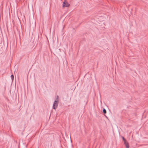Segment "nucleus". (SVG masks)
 <instances>
[{"label":"nucleus","mask_w":148,"mask_h":148,"mask_svg":"<svg viewBox=\"0 0 148 148\" xmlns=\"http://www.w3.org/2000/svg\"><path fill=\"white\" fill-rule=\"evenodd\" d=\"M58 96L56 99L55 101L53 104V108L54 109H56L58 107Z\"/></svg>","instance_id":"obj_1"},{"label":"nucleus","mask_w":148,"mask_h":148,"mask_svg":"<svg viewBox=\"0 0 148 148\" xmlns=\"http://www.w3.org/2000/svg\"><path fill=\"white\" fill-rule=\"evenodd\" d=\"M69 5L70 4L68 3L67 1L66 0H65L63 2V7H69Z\"/></svg>","instance_id":"obj_2"},{"label":"nucleus","mask_w":148,"mask_h":148,"mask_svg":"<svg viewBox=\"0 0 148 148\" xmlns=\"http://www.w3.org/2000/svg\"><path fill=\"white\" fill-rule=\"evenodd\" d=\"M124 144L126 147V148H129V145L128 142L127 141L124 143Z\"/></svg>","instance_id":"obj_3"},{"label":"nucleus","mask_w":148,"mask_h":148,"mask_svg":"<svg viewBox=\"0 0 148 148\" xmlns=\"http://www.w3.org/2000/svg\"><path fill=\"white\" fill-rule=\"evenodd\" d=\"M103 112L104 114H105L106 113V111L104 108L103 109Z\"/></svg>","instance_id":"obj_4"},{"label":"nucleus","mask_w":148,"mask_h":148,"mask_svg":"<svg viewBox=\"0 0 148 148\" xmlns=\"http://www.w3.org/2000/svg\"><path fill=\"white\" fill-rule=\"evenodd\" d=\"M122 139L124 142V143L127 141L126 139L123 136L122 137Z\"/></svg>","instance_id":"obj_5"},{"label":"nucleus","mask_w":148,"mask_h":148,"mask_svg":"<svg viewBox=\"0 0 148 148\" xmlns=\"http://www.w3.org/2000/svg\"><path fill=\"white\" fill-rule=\"evenodd\" d=\"M11 79L12 80L14 79V76L13 75H12L11 76Z\"/></svg>","instance_id":"obj_6"},{"label":"nucleus","mask_w":148,"mask_h":148,"mask_svg":"<svg viewBox=\"0 0 148 148\" xmlns=\"http://www.w3.org/2000/svg\"><path fill=\"white\" fill-rule=\"evenodd\" d=\"M88 101V98H87L86 99V103H87V102Z\"/></svg>","instance_id":"obj_7"}]
</instances>
